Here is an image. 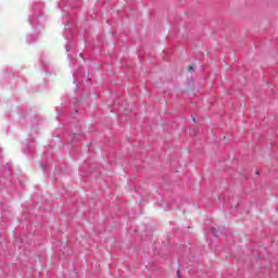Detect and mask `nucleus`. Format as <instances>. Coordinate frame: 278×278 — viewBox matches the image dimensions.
I'll use <instances>...</instances> for the list:
<instances>
[{
	"mask_svg": "<svg viewBox=\"0 0 278 278\" xmlns=\"http://www.w3.org/2000/svg\"><path fill=\"white\" fill-rule=\"evenodd\" d=\"M212 233L213 236H215L216 238H218V236H220V232L216 231V228L212 229Z\"/></svg>",
	"mask_w": 278,
	"mask_h": 278,
	"instance_id": "f257e3e1",
	"label": "nucleus"
},
{
	"mask_svg": "<svg viewBox=\"0 0 278 278\" xmlns=\"http://www.w3.org/2000/svg\"><path fill=\"white\" fill-rule=\"evenodd\" d=\"M188 72H189V73L194 72V66H193V65H189V66H188Z\"/></svg>",
	"mask_w": 278,
	"mask_h": 278,
	"instance_id": "f03ea898",
	"label": "nucleus"
},
{
	"mask_svg": "<svg viewBox=\"0 0 278 278\" xmlns=\"http://www.w3.org/2000/svg\"><path fill=\"white\" fill-rule=\"evenodd\" d=\"M177 275H179V271H177Z\"/></svg>",
	"mask_w": 278,
	"mask_h": 278,
	"instance_id": "7ed1b4c3",
	"label": "nucleus"
}]
</instances>
